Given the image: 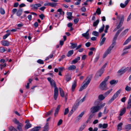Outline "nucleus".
<instances>
[{"label":"nucleus","instance_id":"1","mask_svg":"<svg viewBox=\"0 0 131 131\" xmlns=\"http://www.w3.org/2000/svg\"><path fill=\"white\" fill-rule=\"evenodd\" d=\"M91 81V79L89 77H87L83 82L84 83L83 85L80 88L79 91H81L84 89L86 88L90 83Z\"/></svg>","mask_w":131,"mask_h":131},{"label":"nucleus","instance_id":"2","mask_svg":"<svg viewBox=\"0 0 131 131\" xmlns=\"http://www.w3.org/2000/svg\"><path fill=\"white\" fill-rule=\"evenodd\" d=\"M124 27H123L122 28L119 29L116 32V34H115L113 39V42L112 45L115 46L116 44V40L117 37L120 33L124 29Z\"/></svg>","mask_w":131,"mask_h":131},{"label":"nucleus","instance_id":"3","mask_svg":"<svg viewBox=\"0 0 131 131\" xmlns=\"http://www.w3.org/2000/svg\"><path fill=\"white\" fill-rule=\"evenodd\" d=\"M124 16H122L121 20L120 21V22H119L118 25L113 30V31L115 32L118 29H120V28L122 26L123 22L124 21Z\"/></svg>","mask_w":131,"mask_h":131},{"label":"nucleus","instance_id":"4","mask_svg":"<svg viewBox=\"0 0 131 131\" xmlns=\"http://www.w3.org/2000/svg\"><path fill=\"white\" fill-rule=\"evenodd\" d=\"M47 79L50 82V85L52 87H54V89L57 88L56 86L55 82L50 77H48L47 78Z\"/></svg>","mask_w":131,"mask_h":131},{"label":"nucleus","instance_id":"5","mask_svg":"<svg viewBox=\"0 0 131 131\" xmlns=\"http://www.w3.org/2000/svg\"><path fill=\"white\" fill-rule=\"evenodd\" d=\"M128 69L129 68L128 67H127L125 68L123 67L118 71L117 73H118L120 74H123L127 71Z\"/></svg>","mask_w":131,"mask_h":131},{"label":"nucleus","instance_id":"6","mask_svg":"<svg viewBox=\"0 0 131 131\" xmlns=\"http://www.w3.org/2000/svg\"><path fill=\"white\" fill-rule=\"evenodd\" d=\"M98 106H94L92 107L90 109L91 112L92 113H95L98 112L100 109Z\"/></svg>","mask_w":131,"mask_h":131},{"label":"nucleus","instance_id":"7","mask_svg":"<svg viewBox=\"0 0 131 131\" xmlns=\"http://www.w3.org/2000/svg\"><path fill=\"white\" fill-rule=\"evenodd\" d=\"M41 6V5L39 3L32 4L30 5V7L32 10H35L37 9L38 7H40Z\"/></svg>","mask_w":131,"mask_h":131},{"label":"nucleus","instance_id":"8","mask_svg":"<svg viewBox=\"0 0 131 131\" xmlns=\"http://www.w3.org/2000/svg\"><path fill=\"white\" fill-rule=\"evenodd\" d=\"M100 88L102 90H106V83L103 82L100 84Z\"/></svg>","mask_w":131,"mask_h":131},{"label":"nucleus","instance_id":"9","mask_svg":"<svg viewBox=\"0 0 131 131\" xmlns=\"http://www.w3.org/2000/svg\"><path fill=\"white\" fill-rule=\"evenodd\" d=\"M104 71V69H101L99 70L96 74L95 76L98 77H101Z\"/></svg>","mask_w":131,"mask_h":131},{"label":"nucleus","instance_id":"10","mask_svg":"<svg viewBox=\"0 0 131 131\" xmlns=\"http://www.w3.org/2000/svg\"><path fill=\"white\" fill-rule=\"evenodd\" d=\"M58 88H56L54 90V98L55 100H57L58 96Z\"/></svg>","mask_w":131,"mask_h":131},{"label":"nucleus","instance_id":"11","mask_svg":"<svg viewBox=\"0 0 131 131\" xmlns=\"http://www.w3.org/2000/svg\"><path fill=\"white\" fill-rule=\"evenodd\" d=\"M89 31L88 30L86 33L82 34V35L83 37H84L87 39H88L89 38V34L88 32Z\"/></svg>","mask_w":131,"mask_h":131},{"label":"nucleus","instance_id":"12","mask_svg":"<svg viewBox=\"0 0 131 131\" xmlns=\"http://www.w3.org/2000/svg\"><path fill=\"white\" fill-rule=\"evenodd\" d=\"M65 80L67 82L69 81L71 79V75L69 73H68L65 75Z\"/></svg>","mask_w":131,"mask_h":131},{"label":"nucleus","instance_id":"13","mask_svg":"<svg viewBox=\"0 0 131 131\" xmlns=\"http://www.w3.org/2000/svg\"><path fill=\"white\" fill-rule=\"evenodd\" d=\"M1 42L3 46H8L10 44L9 41L5 40L2 41Z\"/></svg>","mask_w":131,"mask_h":131},{"label":"nucleus","instance_id":"14","mask_svg":"<svg viewBox=\"0 0 131 131\" xmlns=\"http://www.w3.org/2000/svg\"><path fill=\"white\" fill-rule=\"evenodd\" d=\"M126 110V109L125 107H124L121 109L120 111V113L119 114V115L120 116H122L125 113Z\"/></svg>","mask_w":131,"mask_h":131},{"label":"nucleus","instance_id":"15","mask_svg":"<svg viewBox=\"0 0 131 131\" xmlns=\"http://www.w3.org/2000/svg\"><path fill=\"white\" fill-rule=\"evenodd\" d=\"M130 0H126L125 2V4H124L122 3L120 4V6L121 8H125L127 5L128 4L129 2L130 1Z\"/></svg>","mask_w":131,"mask_h":131},{"label":"nucleus","instance_id":"16","mask_svg":"<svg viewBox=\"0 0 131 131\" xmlns=\"http://www.w3.org/2000/svg\"><path fill=\"white\" fill-rule=\"evenodd\" d=\"M118 96H117L115 94L113 95L112 96V97L108 101V103L110 104L112 103L115 99Z\"/></svg>","mask_w":131,"mask_h":131},{"label":"nucleus","instance_id":"17","mask_svg":"<svg viewBox=\"0 0 131 131\" xmlns=\"http://www.w3.org/2000/svg\"><path fill=\"white\" fill-rule=\"evenodd\" d=\"M80 57H78L77 58H75L73 60L71 63V64H75L77 63L78 61L80 60Z\"/></svg>","mask_w":131,"mask_h":131},{"label":"nucleus","instance_id":"18","mask_svg":"<svg viewBox=\"0 0 131 131\" xmlns=\"http://www.w3.org/2000/svg\"><path fill=\"white\" fill-rule=\"evenodd\" d=\"M77 85V82L75 81H74L73 83L72 86L71 90L72 92H74V91L75 88Z\"/></svg>","mask_w":131,"mask_h":131},{"label":"nucleus","instance_id":"19","mask_svg":"<svg viewBox=\"0 0 131 131\" xmlns=\"http://www.w3.org/2000/svg\"><path fill=\"white\" fill-rule=\"evenodd\" d=\"M114 46L111 45V46L108 48L105 51L107 53L109 54L111 52V51L114 47Z\"/></svg>","mask_w":131,"mask_h":131},{"label":"nucleus","instance_id":"20","mask_svg":"<svg viewBox=\"0 0 131 131\" xmlns=\"http://www.w3.org/2000/svg\"><path fill=\"white\" fill-rule=\"evenodd\" d=\"M76 68V66L74 65H72L70 66L67 69L69 70H72L75 69Z\"/></svg>","mask_w":131,"mask_h":131},{"label":"nucleus","instance_id":"21","mask_svg":"<svg viewBox=\"0 0 131 131\" xmlns=\"http://www.w3.org/2000/svg\"><path fill=\"white\" fill-rule=\"evenodd\" d=\"M23 10L21 9H20L17 12V15L18 16H20L22 14Z\"/></svg>","mask_w":131,"mask_h":131},{"label":"nucleus","instance_id":"22","mask_svg":"<svg viewBox=\"0 0 131 131\" xmlns=\"http://www.w3.org/2000/svg\"><path fill=\"white\" fill-rule=\"evenodd\" d=\"M129 30L128 29H127L123 31L121 34L120 35L123 36L125 35L127 33Z\"/></svg>","mask_w":131,"mask_h":131},{"label":"nucleus","instance_id":"23","mask_svg":"<svg viewBox=\"0 0 131 131\" xmlns=\"http://www.w3.org/2000/svg\"><path fill=\"white\" fill-rule=\"evenodd\" d=\"M59 90L60 92V95L61 96L63 97L64 96V93L63 89L61 88H59Z\"/></svg>","mask_w":131,"mask_h":131},{"label":"nucleus","instance_id":"24","mask_svg":"<svg viewBox=\"0 0 131 131\" xmlns=\"http://www.w3.org/2000/svg\"><path fill=\"white\" fill-rule=\"evenodd\" d=\"M123 125V123H120L117 126V129L119 131L121 130L122 129V126Z\"/></svg>","mask_w":131,"mask_h":131},{"label":"nucleus","instance_id":"25","mask_svg":"<svg viewBox=\"0 0 131 131\" xmlns=\"http://www.w3.org/2000/svg\"><path fill=\"white\" fill-rule=\"evenodd\" d=\"M41 127L39 126H37L32 129L31 131H38L40 129Z\"/></svg>","mask_w":131,"mask_h":131},{"label":"nucleus","instance_id":"26","mask_svg":"<svg viewBox=\"0 0 131 131\" xmlns=\"http://www.w3.org/2000/svg\"><path fill=\"white\" fill-rule=\"evenodd\" d=\"M84 112H82L77 117V120L79 121L80 120L83 116L84 115Z\"/></svg>","mask_w":131,"mask_h":131},{"label":"nucleus","instance_id":"27","mask_svg":"<svg viewBox=\"0 0 131 131\" xmlns=\"http://www.w3.org/2000/svg\"><path fill=\"white\" fill-rule=\"evenodd\" d=\"M53 56V53H52L46 57L45 59L46 60H49V59L52 58Z\"/></svg>","mask_w":131,"mask_h":131},{"label":"nucleus","instance_id":"28","mask_svg":"<svg viewBox=\"0 0 131 131\" xmlns=\"http://www.w3.org/2000/svg\"><path fill=\"white\" fill-rule=\"evenodd\" d=\"M74 51L73 50L69 51L67 53V56L69 57L71 56L73 53Z\"/></svg>","mask_w":131,"mask_h":131},{"label":"nucleus","instance_id":"29","mask_svg":"<svg viewBox=\"0 0 131 131\" xmlns=\"http://www.w3.org/2000/svg\"><path fill=\"white\" fill-rule=\"evenodd\" d=\"M17 129L19 131H22L23 129L21 127V123H19V124L17 125Z\"/></svg>","mask_w":131,"mask_h":131},{"label":"nucleus","instance_id":"30","mask_svg":"<svg viewBox=\"0 0 131 131\" xmlns=\"http://www.w3.org/2000/svg\"><path fill=\"white\" fill-rule=\"evenodd\" d=\"M112 89H111L105 93L104 95L105 97L107 96L112 91Z\"/></svg>","mask_w":131,"mask_h":131},{"label":"nucleus","instance_id":"31","mask_svg":"<svg viewBox=\"0 0 131 131\" xmlns=\"http://www.w3.org/2000/svg\"><path fill=\"white\" fill-rule=\"evenodd\" d=\"M106 39V38L105 37H104L102 39V40L101 41H100V46H101L104 43V42H105Z\"/></svg>","mask_w":131,"mask_h":131},{"label":"nucleus","instance_id":"32","mask_svg":"<svg viewBox=\"0 0 131 131\" xmlns=\"http://www.w3.org/2000/svg\"><path fill=\"white\" fill-rule=\"evenodd\" d=\"M118 82V81L113 80L111 81L110 82V84L111 85H113L114 84H116Z\"/></svg>","mask_w":131,"mask_h":131},{"label":"nucleus","instance_id":"33","mask_svg":"<svg viewBox=\"0 0 131 131\" xmlns=\"http://www.w3.org/2000/svg\"><path fill=\"white\" fill-rule=\"evenodd\" d=\"M9 129L10 131H17V130L16 129L12 126L9 127Z\"/></svg>","mask_w":131,"mask_h":131},{"label":"nucleus","instance_id":"34","mask_svg":"<svg viewBox=\"0 0 131 131\" xmlns=\"http://www.w3.org/2000/svg\"><path fill=\"white\" fill-rule=\"evenodd\" d=\"M70 44L71 45V47L72 49H74L77 47V43H71Z\"/></svg>","mask_w":131,"mask_h":131},{"label":"nucleus","instance_id":"35","mask_svg":"<svg viewBox=\"0 0 131 131\" xmlns=\"http://www.w3.org/2000/svg\"><path fill=\"white\" fill-rule=\"evenodd\" d=\"M125 128L126 129L130 130L131 129V124L126 125L125 126Z\"/></svg>","mask_w":131,"mask_h":131},{"label":"nucleus","instance_id":"36","mask_svg":"<svg viewBox=\"0 0 131 131\" xmlns=\"http://www.w3.org/2000/svg\"><path fill=\"white\" fill-rule=\"evenodd\" d=\"M104 27V25L103 24L102 27L99 29V32L100 33H101L103 31Z\"/></svg>","mask_w":131,"mask_h":131},{"label":"nucleus","instance_id":"37","mask_svg":"<svg viewBox=\"0 0 131 131\" xmlns=\"http://www.w3.org/2000/svg\"><path fill=\"white\" fill-rule=\"evenodd\" d=\"M108 110L107 108V106H106L104 107V110L103 113L104 114H106L108 113Z\"/></svg>","mask_w":131,"mask_h":131},{"label":"nucleus","instance_id":"38","mask_svg":"<svg viewBox=\"0 0 131 131\" xmlns=\"http://www.w3.org/2000/svg\"><path fill=\"white\" fill-rule=\"evenodd\" d=\"M105 97L103 95L101 94L99 96V98L100 100H102L105 99Z\"/></svg>","mask_w":131,"mask_h":131},{"label":"nucleus","instance_id":"39","mask_svg":"<svg viewBox=\"0 0 131 131\" xmlns=\"http://www.w3.org/2000/svg\"><path fill=\"white\" fill-rule=\"evenodd\" d=\"M57 5V3L50 2V6L52 7H55Z\"/></svg>","mask_w":131,"mask_h":131},{"label":"nucleus","instance_id":"40","mask_svg":"<svg viewBox=\"0 0 131 131\" xmlns=\"http://www.w3.org/2000/svg\"><path fill=\"white\" fill-rule=\"evenodd\" d=\"M99 20H97L96 21L94 22L93 23V26L95 27L97 26L99 23Z\"/></svg>","mask_w":131,"mask_h":131},{"label":"nucleus","instance_id":"41","mask_svg":"<svg viewBox=\"0 0 131 131\" xmlns=\"http://www.w3.org/2000/svg\"><path fill=\"white\" fill-rule=\"evenodd\" d=\"M105 103H101L100 106H98V107H99V109L100 110L105 105Z\"/></svg>","mask_w":131,"mask_h":131},{"label":"nucleus","instance_id":"42","mask_svg":"<svg viewBox=\"0 0 131 131\" xmlns=\"http://www.w3.org/2000/svg\"><path fill=\"white\" fill-rule=\"evenodd\" d=\"M125 90L127 91H129L131 90V88L130 87L127 85L125 88Z\"/></svg>","mask_w":131,"mask_h":131},{"label":"nucleus","instance_id":"43","mask_svg":"<svg viewBox=\"0 0 131 131\" xmlns=\"http://www.w3.org/2000/svg\"><path fill=\"white\" fill-rule=\"evenodd\" d=\"M0 13L2 15H4L5 14V11L3 8H0Z\"/></svg>","mask_w":131,"mask_h":131},{"label":"nucleus","instance_id":"44","mask_svg":"<svg viewBox=\"0 0 131 131\" xmlns=\"http://www.w3.org/2000/svg\"><path fill=\"white\" fill-rule=\"evenodd\" d=\"M92 34L93 35L96 36H98L99 35L98 32L95 31H93Z\"/></svg>","mask_w":131,"mask_h":131},{"label":"nucleus","instance_id":"45","mask_svg":"<svg viewBox=\"0 0 131 131\" xmlns=\"http://www.w3.org/2000/svg\"><path fill=\"white\" fill-rule=\"evenodd\" d=\"M13 122L15 124H16L17 125H18L20 123L19 121L16 118H15L13 119Z\"/></svg>","mask_w":131,"mask_h":131},{"label":"nucleus","instance_id":"46","mask_svg":"<svg viewBox=\"0 0 131 131\" xmlns=\"http://www.w3.org/2000/svg\"><path fill=\"white\" fill-rule=\"evenodd\" d=\"M93 114V113H92L90 115L88 119V120L87 121V123H88L89 121H90L91 119L93 117L94 115V114Z\"/></svg>","mask_w":131,"mask_h":131},{"label":"nucleus","instance_id":"47","mask_svg":"<svg viewBox=\"0 0 131 131\" xmlns=\"http://www.w3.org/2000/svg\"><path fill=\"white\" fill-rule=\"evenodd\" d=\"M77 1L74 4L75 5H79L81 3V0H75Z\"/></svg>","mask_w":131,"mask_h":131},{"label":"nucleus","instance_id":"48","mask_svg":"<svg viewBox=\"0 0 131 131\" xmlns=\"http://www.w3.org/2000/svg\"><path fill=\"white\" fill-rule=\"evenodd\" d=\"M85 127V126L84 125H82L79 129L78 131H82Z\"/></svg>","mask_w":131,"mask_h":131},{"label":"nucleus","instance_id":"49","mask_svg":"<svg viewBox=\"0 0 131 131\" xmlns=\"http://www.w3.org/2000/svg\"><path fill=\"white\" fill-rule=\"evenodd\" d=\"M31 126V125L29 123H27L26 125L25 128H26L27 129L30 127Z\"/></svg>","mask_w":131,"mask_h":131},{"label":"nucleus","instance_id":"50","mask_svg":"<svg viewBox=\"0 0 131 131\" xmlns=\"http://www.w3.org/2000/svg\"><path fill=\"white\" fill-rule=\"evenodd\" d=\"M99 58V55H96L95 58V59H94V62H97V61Z\"/></svg>","mask_w":131,"mask_h":131},{"label":"nucleus","instance_id":"51","mask_svg":"<svg viewBox=\"0 0 131 131\" xmlns=\"http://www.w3.org/2000/svg\"><path fill=\"white\" fill-rule=\"evenodd\" d=\"M96 13L98 15L101 14V10L100 8H98L96 11Z\"/></svg>","mask_w":131,"mask_h":131},{"label":"nucleus","instance_id":"52","mask_svg":"<svg viewBox=\"0 0 131 131\" xmlns=\"http://www.w3.org/2000/svg\"><path fill=\"white\" fill-rule=\"evenodd\" d=\"M10 35V32L8 34H7L3 36V38L4 39H6Z\"/></svg>","mask_w":131,"mask_h":131},{"label":"nucleus","instance_id":"53","mask_svg":"<svg viewBox=\"0 0 131 131\" xmlns=\"http://www.w3.org/2000/svg\"><path fill=\"white\" fill-rule=\"evenodd\" d=\"M121 89H119L115 94L118 96L121 93Z\"/></svg>","mask_w":131,"mask_h":131},{"label":"nucleus","instance_id":"54","mask_svg":"<svg viewBox=\"0 0 131 131\" xmlns=\"http://www.w3.org/2000/svg\"><path fill=\"white\" fill-rule=\"evenodd\" d=\"M6 50L5 48L2 47L0 48V51L1 52L3 53L6 51Z\"/></svg>","mask_w":131,"mask_h":131},{"label":"nucleus","instance_id":"55","mask_svg":"<svg viewBox=\"0 0 131 131\" xmlns=\"http://www.w3.org/2000/svg\"><path fill=\"white\" fill-rule=\"evenodd\" d=\"M109 26L108 25H106L105 26V29L104 30V32L105 33L107 32V30L109 28Z\"/></svg>","mask_w":131,"mask_h":131},{"label":"nucleus","instance_id":"56","mask_svg":"<svg viewBox=\"0 0 131 131\" xmlns=\"http://www.w3.org/2000/svg\"><path fill=\"white\" fill-rule=\"evenodd\" d=\"M6 66V63H5L4 64H1L0 65V68L1 70H2L3 68L5 67Z\"/></svg>","mask_w":131,"mask_h":131},{"label":"nucleus","instance_id":"57","mask_svg":"<svg viewBox=\"0 0 131 131\" xmlns=\"http://www.w3.org/2000/svg\"><path fill=\"white\" fill-rule=\"evenodd\" d=\"M69 110L68 108H67L65 110L64 112V115L67 114L69 112Z\"/></svg>","mask_w":131,"mask_h":131},{"label":"nucleus","instance_id":"58","mask_svg":"<svg viewBox=\"0 0 131 131\" xmlns=\"http://www.w3.org/2000/svg\"><path fill=\"white\" fill-rule=\"evenodd\" d=\"M37 62L41 64H44L43 61L41 59H39L37 61Z\"/></svg>","mask_w":131,"mask_h":131},{"label":"nucleus","instance_id":"59","mask_svg":"<svg viewBox=\"0 0 131 131\" xmlns=\"http://www.w3.org/2000/svg\"><path fill=\"white\" fill-rule=\"evenodd\" d=\"M128 50L124 49L123 51V52L122 53V55H124L128 53Z\"/></svg>","mask_w":131,"mask_h":131},{"label":"nucleus","instance_id":"60","mask_svg":"<svg viewBox=\"0 0 131 131\" xmlns=\"http://www.w3.org/2000/svg\"><path fill=\"white\" fill-rule=\"evenodd\" d=\"M53 109H52L51 110L49 111L48 113H47V115H50L52 113V112L53 111Z\"/></svg>","mask_w":131,"mask_h":131},{"label":"nucleus","instance_id":"61","mask_svg":"<svg viewBox=\"0 0 131 131\" xmlns=\"http://www.w3.org/2000/svg\"><path fill=\"white\" fill-rule=\"evenodd\" d=\"M74 22L75 24H77L79 21V19L78 18L75 19L74 20Z\"/></svg>","mask_w":131,"mask_h":131},{"label":"nucleus","instance_id":"62","mask_svg":"<svg viewBox=\"0 0 131 131\" xmlns=\"http://www.w3.org/2000/svg\"><path fill=\"white\" fill-rule=\"evenodd\" d=\"M108 126V124H104L103 125V128H106Z\"/></svg>","mask_w":131,"mask_h":131},{"label":"nucleus","instance_id":"63","mask_svg":"<svg viewBox=\"0 0 131 131\" xmlns=\"http://www.w3.org/2000/svg\"><path fill=\"white\" fill-rule=\"evenodd\" d=\"M109 76H108L106 78L104 79V80L103 81H102V82H104V83H106V82L107 81V80H108L109 79Z\"/></svg>","mask_w":131,"mask_h":131},{"label":"nucleus","instance_id":"64","mask_svg":"<svg viewBox=\"0 0 131 131\" xmlns=\"http://www.w3.org/2000/svg\"><path fill=\"white\" fill-rule=\"evenodd\" d=\"M58 69L59 70V71H61H61H62L63 70H64V67H59L58 68Z\"/></svg>","mask_w":131,"mask_h":131}]
</instances>
